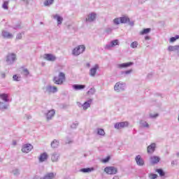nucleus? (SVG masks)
Instances as JSON below:
<instances>
[{
	"label": "nucleus",
	"mask_w": 179,
	"mask_h": 179,
	"mask_svg": "<svg viewBox=\"0 0 179 179\" xmlns=\"http://www.w3.org/2000/svg\"><path fill=\"white\" fill-rule=\"evenodd\" d=\"M65 73L60 72L58 76L54 77L53 82L55 85H63L64 82H65Z\"/></svg>",
	"instance_id": "nucleus-1"
},
{
	"label": "nucleus",
	"mask_w": 179,
	"mask_h": 179,
	"mask_svg": "<svg viewBox=\"0 0 179 179\" xmlns=\"http://www.w3.org/2000/svg\"><path fill=\"white\" fill-rule=\"evenodd\" d=\"M85 50H86V47H85V45H80L76 47L74 50H72V54L75 57H78V55L83 54V52H85Z\"/></svg>",
	"instance_id": "nucleus-2"
},
{
	"label": "nucleus",
	"mask_w": 179,
	"mask_h": 179,
	"mask_svg": "<svg viewBox=\"0 0 179 179\" xmlns=\"http://www.w3.org/2000/svg\"><path fill=\"white\" fill-rule=\"evenodd\" d=\"M16 61V55L15 53H9L6 58V62L8 65H12Z\"/></svg>",
	"instance_id": "nucleus-3"
},
{
	"label": "nucleus",
	"mask_w": 179,
	"mask_h": 179,
	"mask_svg": "<svg viewBox=\"0 0 179 179\" xmlns=\"http://www.w3.org/2000/svg\"><path fill=\"white\" fill-rule=\"evenodd\" d=\"M114 89H115V91L117 92H124V90H125V83L122 82H117L115 85Z\"/></svg>",
	"instance_id": "nucleus-4"
},
{
	"label": "nucleus",
	"mask_w": 179,
	"mask_h": 179,
	"mask_svg": "<svg viewBox=\"0 0 179 179\" xmlns=\"http://www.w3.org/2000/svg\"><path fill=\"white\" fill-rule=\"evenodd\" d=\"M115 45H120V41L118 40L115 39L112 41H110V43H108L105 45V50H111L112 48H114Z\"/></svg>",
	"instance_id": "nucleus-5"
},
{
	"label": "nucleus",
	"mask_w": 179,
	"mask_h": 179,
	"mask_svg": "<svg viewBox=\"0 0 179 179\" xmlns=\"http://www.w3.org/2000/svg\"><path fill=\"white\" fill-rule=\"evenodd\" d=\"M104 171L106 173V174L113 175L117 174V170L115 166H107L104 169Z\"/></svg>",
	"instance_id": "nucleus-6"
},
{
	"label": "nucleus",
	"mask_w": 179,
	"mask_h": 179,
	"mask_svg": "<svg viewBox=\"0 0 179 179\" xmlns=\"http://www.w3.org/2000/svg\"><path fill=\"white\" fill-rule=\"evenodd\" d=\"M33 149V146L31 144H24L22 145V152L23 153H29V152H31V150Z\"/></svg>",
	"instance_id": "nucleus-7"
},
{
	"label": "nucleus",
	"mask_w": 179,
	"mask_h": 179,
	"mask_svg": "<svg viewBox=\"0 0 179 179\" xmlns=\"http://www.w3.org/2000/svg\"><path fill=\"white\" fill-rule=\"evenodd\" d=\"M43 58L44 59H46V61H50V62H54V61L57 59L55 55L52 54H45Z\"/></svg>",
	"instance_id": "nucleus-8"
},
{
	"label": "nucleus",
	"mask_w": 179,
	"mask_h": 179,
	"mask_svg": "<svg viewBox=\"0 0 179 179\" xmlns=\"http://www.w3.org/2000/svg\"><path fill=\"white\" fill-rule=\"evenodd\" d=\"M58 88L55 86L48 85L45 88V93H57Z\"/></svg>",
	"instance_id": "nucleus-9"
},
{
	"label": "nucleus",
	"mask_w": 179,
	"mask_h": 179,
	"mask_svg": "<svg viewBox=\"0 0 179 179\" xmlns=\"http://www.w3.org/2000/svg\"><path fill=\"white\" fill-rule=\"evenodd\" d=\"M129 123L128 122H117L115 124V129H121V128H125V127H128Z\"/></svg>",
	"instance_id": "nucleus-10"
},
{
	"label": "nucleus",
	"mask_w": 179,
	"mask_h": 179,
	"mask_svg": "<svg viewBox=\"0 0 179 179\" xmlns=\"http://www.w3.org/2000/svg\"><path fill=\"white\" fill-rule=\"evenodd\" d=\"M92 101H93V99H90L86 102H85L83 105H81L80 103L78 102V106L79 107H83V110H86L87 108H89V107H90V104H92Z\"/></svg>",
	"instance_id": "nucleus-11"
},
{
	"label": "nucleus",
	"mask_w": 179,
	"mask_h": 179,
	"mask_svg": "<svg viewBox=\"0 0 179 179\" xmlns=\"http://www.w3.org/2000/svg\"><path fill=\"white\" fill-rule=\"evenodd\" d=\"M97 17V14L96 13H90L86 17V22H92L96 20V17Z\"/></svg>",
	"instance_id": "nucleus-12"
},
{
	"label": "nucleus",
	"mask_w": 179,
	"mask_h": 179,
	"mask_svg": "<svg viewBox=\"0 0 179 179\" xmlns=\"http://www.w3.org/2000/svg\"><path fill=\"white\" fill-rule=\"evenodd\" d=\"M99 64H95L92 68L90 70V75L94 78L96 76V73H97V70L99 69Z\"/></svg>",
	"instance_id": "nucleus-13"
},
{
	"label": "nucleus",
	"mask_w": 179,
	"mask_h": 179,
	"mask_svg": "<svg viewBox=\"0 0 179 179\" xmlns=\"http://www.w3.org/2000/svg\"><path fill=\"white\" fill-rule=\"evenodd\" d=\"M9 97H10L9 94H5V93L0 94V99L3 101H4V103H9V101H11Z\"/></svg>",
	"instance_id": "nucleus-14"
},
{
	"label": "nucleus",
	"mask_w": 179,
	"mask_h": 179,
	"mask_svg": "<svg viewBox=\"0 0 179 179\" xmlns=\"http://www.w3.org/2000/svg\"><path fill=\"white\" fill-rule=\"evenodd\" d=\"M55 115V110L52 109L50 110H48V112L46 113V120L48 121H50V120H52V118H54Z\"/></svg>",
	"instance_id": "nucleus-15"
},
{
	"label": "nucleus",
	"mask_w": 179,
	"mask_h": 179,
	"mask_svg": "<svg viewBox=\"0 0 179 179\" xmlns=\"http://www.w3.org/2000/svg\"><path fill=\"white\" fill-rule=\"evenodd\" d=\"M52 17L57 20V26H59V24H62V22H64V17L59 16V15L58 14L52 15Z\"/></svg>",
	"instance_id": "nucleus-16"
},
{
	"label": "nucleus",
	"mask_w": 179,
	"mask_h": 179,
	"mask_svg": "<svg viewBox=\"0 0 179 179\" xmlns=\"http://www.w3.org/2000/svg\"><path fill=\"white\" fill-rule=\"evenodd\" d=\"M2 36L4 38H12L13 37V34L6 30H3L2 31Z\"/></svg>",
	"instance_id": "nucleus-17"
},
{
	"label": "nucleus",
	"mask_w": 179,
	"mask_h": 179,
	"mask_svg": "<svg viewBox=\"0 0 179 179\" xmlns=\"http://www.w3.org/2000/svg\"><path fill=\"white\" fill-rule=\"evenodd\" d=\"M150 162L151 164H157L160 162V158L157 156H152L150 158Z\"/></svg>",
	"instance_id": "nucleus-18"
},
{
	"label": "nucleus",
	"mask_w": 179,
	"mask_h": 179,
	"mask_svg": "<svg viewBox=\"0 0 179 179\" xmlns=\"http://www.w3.org/2000/svg\"><path fill=\"white\" fill-rule=\"evenodd\" d=\"M135 159L138 166H143V164H145V162L141 155H137Z\"/></svg>",
	"instance_id": "nucleus-19"
},
{
	"label": "nucleus",
	"mask_w": 179,
	"mask_h": 179,
	"mask_svg": "<svg viewBox=\"0 0 179 179\" xmlns=\"http://www.w3.org/2000/svg\"><path fill=\"white\" fill-rule=\"evenodd\" d=\"M48 159V155L46 154V152H43L39 156V162L41 163H43V162H45Z\"/></svg>",
	"instance_id": "nucleus-20"
},
{
	"label": "nucleus",
	"mask_w": 179,
	"mask_h": 179,
	"mask_svg": "<svg viewBox=\"0 0 179 179\" xmlns=\"http://www.w3.org/2000/svg\"><path fill=\"white\" fill-rule=\"evenodd\" d=\"M155 149H156V144L152 143L147 148L148 153H153L155 152Z\"/></svg>",
	"instance_id": "nucleus-21"
},
{
	"label": "nucleus",
	"mask_w": 179,
	"mask_h": 179,
	"mask_svg": "<svg viewBox=\"0 0 179 179\" xmlns=\"http://www.w3.org/2000/svg\"><path fill=\"white\" fill-rule=\"evenodd\" d=\"M131 65H134V62H129L127 63H123V64H118L117 66H118V68H128V66H131Z\"/></svg>",
	"instance_id": "nucleus-22"
},
{
	"label": "nucleus",
	"mask_w": 179,
	"mask_h": 179,
	"mask_svg": "<svg viewBox=\"0 0 179 179\" xmlns=\"http://www.w3.org/2000/svg\"><path fill=\"white\" fill-rule=\"evenodd\" d=\"M56 174L54 173H48L44 176L42 179H54L55 178Z\"/></svg>",
	"instance_id": "nucleus-23"
},
{
	"label": "nucleus",
	"mask_w": 179,
	"mask_h": 179,
	"mask_svg": "<svg viewBox=\"0 0 179 179\" xmlns=\"http://www.w3.org/2000/svg\"><path fill=\"white\" fill-rule=\"evenodd\" d=\"M72 87L74 90H82L83 89H85V87H86V85L75 84L73 85Z\"/></svg>",
	"instance_id": "nucleus-24"
},
{
	"label": "nucleus",
	"mask_w": 179,
	"mask_h": 179,
	"mask_svg": "<svg viewBox=\"0 0 179 179\" xmlns=\"http://www.w3.org/2000/svg\"><path fill=\"white\" fill-rule=\"evenodd\" d=\"M52 162H57L59 159V154L58 152H54L52 154Z\"/></svg>",
	"instance_id": "nucleus-25"
},
{
	"label": "nucleus",
	"mask_w": 179,
	"mask_h": 179,
	"mask_svg": "<svg viewBox=\"0 0 179 179\" xmlns=\"http://www.w3.org/2000/svg\"><path fill=\"white\" fill-rule=\"evenodd\" d=\"M11 174H13V176H15V177H17V176H19L20 174V171H19V169L15 168L13 169L11 171H10Z\"/></svg>",
	"instance_id": "nucleus-26"
},
{
	"label": "nucleus",
	"mask_w": 179,
	"mask_h": 179,
	"mask_svg": "<svg viewBox=\"0 0 179 179\" xmlns=\"http://www.w3.org/2000/svg\"><path fill=\"white\" fill-rule=\"evenodd\" d=\"M141 127H143V128H149V124L146 121L141 120L140 122Z\"/></svg>",
	"instance_id": "nucleus-27"
},
{
	"label": "nucleus",
	"mask_w": 179,
	"mask_h": 179,
	"mask_svg": "<svg viewBox=\"0 0 179 179\" xmlns=\"http://www.w3.org/2000/svg\"><path fill=\"white\" fill-rule=\"evenodd\" d=\"M59 145V142L57 140H54L51 143V147L53 148H58Z\"/></svg>",
	"instance_id": "nucleus-28"
},
{
	"label": "nucleus",
	"mask_w": 179,
	"mask_h": 179,
	"mask_svg": "<svg viewBox=\"0 0 179 179\" xmlns=\"http://www.w3.org/2000/svg\"><path fill=\"white\" fill-rule=\"evenodd\" d=\"M8 109V104L5 103V102L0 101V110H6Z\"/></svg>",
	"instance_id": "nucleus-29"
},
{
	"label": "nucleus",
	"mask_w": 179,
	"mask_h": 179,
	"mask_svg": "<svg viewBox=\"0 0 179 179\" xmlns=\"http://www.w3.org/2000/svg\"><path fill=\"white\" fill-rule=\"evenodd\" d=\"M129 22V18L128 17H121L120 23H128Z\"/></svg>",
	"instance_id": "nucleus-30"
},
{
	"label": "nucleus",
	"mask_w": 179,
	"mask_h": 179,
	"mask_svg": "<svg viewBox=\"0 0 179 179\" xmlns=\"http://www.w3.org/2000/svg\"><path fill=\"white\" fill-rule=\"evenodd\" d=\"M176 50H177V45H169L168 47V51L176 52Z\"/></svg>",
	"instance_id": "nucleus-31"
},
{
	"label": "nucleus",
	"mask_w": 179,
	"mask_h": 179,
	"mask_svg": "<svg viewBox=\"0 0 179 179\" xmlns=\"http://www.w3.org/2000/svg\"><path fill=\"white\" fill-rule=\"evenodd\" d=\"M148 33H150V28L144 29L140 32V34H141V36H143V34H148Z\"/></svg>",
	"instance_id": "nucleus-32"
},
{
	"label": "nucleus",
	"mask_w": 179,
	"mask_h": 179,
	"mask_svg": "<svg viewBox=\"0 0 179 179\" xmlns=\"http://www.w3.org/2000/svg\"><path fill=\"white\" fill-rule=\"evenodd\" d=\"M53 2H54V0H46L44 2V6H50V5H52Z\"/></svg>",
	"instance_id": "nucleus-33"
},
{
	"label": "nucleus",
	"mask_w": 179,
	"mask_h": 179,
	"mask_svg": "<svg viewBox=\"0 0 179 179\" xmlns=\"http://www.w3.org/2000/svg\"><path fill=\"white\" fill-rule=\"evenodd\" d=\"M97 134L98 135H101V136H104V135H106V132L102 129H98Z\"/></svg>",
	"instance_id": "nucleus-34"
},
{
	"label": "nucleus",
	"mask_w": 179,
	"mask_h": 179,
	"mask_svg": "<svg viewBox=\"0 0 179 179\" xmlns=\"http://www.w3.org/2000/svg\"><path fill=\"white\" fill-rule=\"evenodd\" d=\"M138 42L137 41H134V42L131 43L130 47L131 48H138Z\"/></svg>",
	"instance_id": "nucleus-35"
},
{
	"label": "nucleus",
	"mask_w": 179,
	"mask_h": 179,
	"mask_svg": "<svg viewBox=\"0 0 179 179\" xmlns=\"http://www.w3.org/2000/svg\"><path fill=\"white\" fill-rule=\"evenodd\" d=\"M179 36L176 35L175 37H171L169 40L170 43H174L176 40H178Z\"/></svg>",
	"instance_id": "nucleus-36"
},
{
	"label": "nucleus",
	"mask_w": 179,
	"mask_h": 179,
	"mask_svg": "<svg viewBox=\"0 0 179 179\" xmlns=\"http://www.w3.org/2000/svg\"><path fill=\"white\" fill-rule=\"evenodd\" d=\"M113 23L114 24H120V23H121V18H115L113 20Z\"/></svg>",
	"instance_id": "nucleus-37"
},
{
	"label": "nucleus",
	"mask_w": 179,
	"mask_h": 179,
	"mask_svg": "<svg viewBox=\"0 0 179 179\" xmlns=\"http://www.w3.org/2000/svg\"><path fill=\"white\" fill-rule=\"evenodd\" d=\"M13 80H15L16 82H19V81H20L21 77L17 76V75H14L13 76Z\"/></svg>",
	"instance_id": "nucleus-38"
},
{
	"label": "nucleus",
	"mask_w": 179,
	"mask_h": 179,
	"mask_svg": "<svg viewBox=\"0 0 179 179\" xmlns=\"http://www.w3.org/2000/svg\"><path fill=\"white\" fill-rule=\"evenodd\" d=\"M88 94H94L96 93V90L94 88H91L88 92Z\"/></svg>",
	"instance_id": "nucleus-39"
},
{
	"label": "nucleus",
	"mask_w": 179,
	"mask_h": 179,
	"mask_svg": "<svg viewBox=\"0 0 179 179\" xmlns=\"http://www.w3.org/2000/svg\"><path fill=\"white\" fill-rule=\"evenodd\" d=\"M149 178L150 179H155V178H157V174H155V173H150L149 175Z\"/></svg>",
	"instance_id": "nucleus-40"
},
{
	"label": "nucleus",
	"mask_w": 179,
	"mask_h": 179,
	"mask_svg": "<svg viewBox=\"0 0 179 179\" xmlns=\"http://www.w3.org/2000/svg\"><path fill=\"white\" fill-rule=\"evenodd\" d=\"M8 5H9V2H8V1H4V2H3V8L7 10Z\"/></svg>",
	"instance_id": "nucleus-41"
},
{
	"label": "nucleus",
	"mask_w": 179,
	"mask_h": 179,
	"mask_svg": "<svg viewBox=\"0 0 179 179\" xmlns=\"http://www.w3.org/2000/svg\"><path fill=\"white\" fill-rule=\"evenodd\" d=\"M157 171L161 176V177H163L164 176V171H163L162 169H157Z\"/></svg>",
	"instance_id": "nucleus-42"
},
{
	"label": "nucleus",
	"mask_w": 179,
	"mask_h": 179,
	"mask_svg": "<svg viewBox=\"0 0 179 179\" xmlns=\"http://www.w3.org/2000/svg\"><path fill=\"white\" fill-rule=\"evenodd\" d=\"M81 171H82L83 173H89V172H90L91 171H90V168H86V169H81Z\"/></svg>",
	"instance_id": "nucleus-43"
},
{
	"label": "nucleus",
	"mask_w": 179,
	"mask_h": 179,
	"mask_svg": "<svg viewBox=\"0 0 179 179\" xmlns=\"http://www.w3.org/2000/svg\"><path fill=\"white\" fill-rule=\"evenodd\" d=\"M22 73L25 76H27L29 75V73H30L29 72V70L25 69L23 70Z\"/></svg>",
	"instance_id": "nucleus-44"
},
{
	"label": "nucleus",
	"mask_w": 179,
	"mask_h": 179,
	"mask_svg": "<svg viewBox=\"0 0 179 179\" xmlns=\"http://www.w3.org/2000/svg\"><path fill=\"white\" fill-rule=\"evenodd\" d=\"M132 72V69H130V70H128V71H123L122 72V75H124V73L125 75H129V73H131Z\"/></svg>",
	"instance_id": "nucleus-45"
},
{
	"label": "nucleus",
	"mask_w": 179,
	"mask_h": 179,
	"mask_svg": "<svg viewBox=\"0 0 179 179\" xmlns=\"http://www.w3.org/2000/svg\"><path fill=\"white\" fill-rule=\"evenodd\" d=\"M150 118H157V117H159V114H157V113H155V114H150Z\"/></svg>",
	"instance_id": "nucleus-46"
},
{
	"label": "nucleus",
	"mask_w": 179,
	"mask_h": 179,
	"mask_svg": "<svg viewBox=\"0 0 179 179\" xmlns=\"http://www.w3.org/2000/svg\"><path fill=\"white\" fill-rule=\"evenodd\" d=\"M110 160V157H107L106 158L102 159V163H107Z\"/></svg>",
	"instance_id": "nucleus-47"
},
{
	"label": "nucleus",
	"mask_w": 179,
	"mask_h": 179,
	"mask_svg": "<svg viewBox=\"0 0 179 179\" xmlns=\"http://www.w3.org/2000/svg\"><path fill=\"white\" fill-rule=\"evenodd\" d=\"M22 34H18L16 36V40H22Z\"/></svg>",
	"instance_id": "nucleus-48"
},
{
	"label": "nucleus",
	"mask_w": 179,
	"mask_h": 179,
	"mask_svg": "<svg viewBox=\"0 0 179 179\" xmlns=\"http://www.w3.org/2000/svg\"><path fill=\"white\" fill-rule=\"evenodd\" d=\"M78 122H75V123H73L71 127V128L75 129L76 128V127H78Z\"/></svg>",
	"instance_id": "nucleus-49"
},
{
	"label": "nucleus",
	"mask_w": 179,
	"mask_h": 179,
	"mask_svg": "<svg viewBox=\"0 0 179 179\" xmlns=\"http://www.w3.org/2000/svg\"><path fill=\"white\" fill-rule=\"evenodd\" d=\"M175 52H176L177 55H178V57H179V45L176 46V50Z\"/></svg>",
	"instance_id": "nucleus-50"
},
{
	"label": "nucleus",
	"mask_w": 179,
	"mask_h": 179,
	"mask_svg": "<svg viewBox=\"0 0 179 179\" xmlns=\"http://www.w3.org/2000/svg\"><path fill=\"white\" fill-rule=\"evenodd\" d=\"M145 40H150V36H145Z\"/></svg>",
	"instance_id": "nucleus-51"
},
{
	"label": "nucleus",
	"mask_w": 179,
	"mask_h": 179,
	"mask_svg": "<svg viewBox=\"0 0 179 179\" xmlns=\"http://www.w3.org/2000/svg\"><path fill=\"white\" fill-rule=\"evenodd\" d=\"M171 164H172V166H174V164H176V162L175 161H172L171 162Z\"/></svg>",
	"instance_id": "nucleus-52"
},
{
	"label": "nucleus",
	"mask_w": 179,
	"mask_h": 179,
	"mask_svg": "<svg viewBox=\"0 0 179 179\" xmlns=\"http://www.w3.org/2000/svg\"><path fill=\"white\" fill-rule=\"evenodd\" d=\"M113 179H120L118 176H115Z\"/></svg>",
	"instance_id": "nucleus-53"
},
{
	"label": "nucleus",
	"mask_w": 179,
	"mask_h": 179,
	"mask_svg": "<svg viewBox=\"0 0 179 179\" xmlns=\"http://www.w3.org/2000/svg\"><path fill=\"white\" fill-rule=\"evenodd\" d=\"M87 66L89 68L90 66V63H87Z\"/></svg>",
	"instance_id": "nucleus-54"
},
{
	"label": "nucleus",
	"mask_w": 179,
	"mask_h": 179,
	"mask_svg": "<svg viewBox=\"0 0 179 179\" xmlns=\"http://www.w3.org/2000/svg\"><path fill=\"white\" fill-rule=\"evenodd\" d=\"M13 145H16V141H13Z\"/></svg>",
	"instance_id": "nucleus-55"
},
{
	"label": "nucleus",
	"mask_w": 179,
	"mask_h": 179,
	"mask_svg": "<svg viewBox=\"0 0 179 179\" xmlns=\"http://www.w3.org/2000/svg\"><path fill=\"white\" fill-rule=\"evenodd\" d=\"M29 118H31V116H29V117H28V119H29Z\"/></svg>",
	"instance_id": "nucleus-56"
},
{
	"label": "nucleus",
	"mask_w": 179,
	"mask_h": 179,
	"mask_svg": "<svg viewBox=\"0 0 179 179\" xmlns=\"http://www.w3.org/2000/svg\"><path fill=\"white\" fill-rule=\"evenodd\" d=\"M15 29H19V27H15Z\"/></svg>",
	"instance_id": "nucleus-57"
},
{
	"label": "nucleus",
	"mask_w": 179,
	"mask_h": 179,
	"mask_svg": "<svg viewBox=\"0 0 179 179\" xmlns=\"http://www.w3.org/2000/svg\"><path fill=\"white\" fill-rule=\"evenodd\" d=\"M177 155H178V156H179V153H178Z\"/></svg>",
	"instance_id": "nucleus-58"
},
{
	"label": "nucleus",
	"mask_w": 179,
	"mask_h": 179,
	"mask_svg": "<svg viewBox=\"0 0 179 179\" xmlns=\"http://www.w3.org/2000/svg\"><path fill=\"white\" fill-rule=\"evenodd\" d=\"M22 1H26V0H22Z\"/></svg>",
	"instance_id": "nucleus-59"
}]
</instances>
